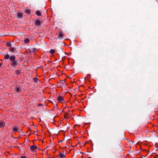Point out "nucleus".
<instances>
[{"mask_svg": "<svg viewBox=\"0 0 158 158\" xmlns=\"http://www.w3.org/2000/svg\"><path fill=\"white\" fill-rule=\"evenodd\" d=\"M4 58L5 60H9L10 64L12 67H15L18 64L19 60L16 58L15 55L10 56L9 54H4Z\"/></svg>", "mask_w": 158, "mask_h": 158, "instance_id": "f257e3e1", "label": "nucleus"}, {"mask_svg": "<svg viewBox=\"0 0 158 158\" xmlns=\"http://www.w3.org/2000/svg\"><path fill=\"white\" fill-rule=\"evenodd\" d=\"M57 100L60 102H64V99L63 97L62 96L60 95L57 98Z\"/></svg>", "mask_w": 158, "mask_h": 158, "instance_id": "f03ea898", "label": "nucleus"}, {"mask_svg": "<svg viewBox=\"0 0 158 158\" xmlns=\"http://www.w3.org/2000/svg\"><path fill=\"white\" fill-rule=\"evenodd\" d=\"M22 90V88L20 87H16L14 90L16 93H18L20 92Z\"/></svg>", "mask_w": 158, "mask_h": 158, "instance_id": "7ed1b4c3", "label": "nucleus"}, {"mask_svg": "<svg viewBox=\"0 0 158 158\" xmlns=\"http://www.w3.org/2000/svg\"><path fill=\"white\" fill-rule=\"evenodd\" d=\"M65 155L64 152H60L58 155V156L59 158H64L65 157Z\"/></svg>", "mask_w": 158, "mask_h": 158, "instance_id": "20e7f679", "label": "nucleus"}, {"mask_svg": "<svg viewBox=\"0 0 158 158\" xmlns=\"http://www.w3.org/2000/svg\"><path fill=\"white\" fill-rule=\"evenodd\" d=\"M57 38L60 39H62L63 38V35L62 32H59V35Z\"/></svg>", "mask_w": 158, "mask_h": 158, "instance_id": "39448f33", "label": "nucleus"}, {"mask_svg": "<svg viewBox=\"0 0 158 158\" xmlns=\"http://www.w3.org/2000/svg\"><path fill=\"white\" fill-rule=\"evenodd\" d=\"M37 148V147L35 145H33L30 147V149L32 152L35 151Z\"/></svg>", "mask_w": 158, "mask_h": 158, "instance_id": "423d86ee", "label": "nucleus"}, {"mask_svg": "<svg viewBox=\"0 0 158 158\" xmlns=\"http://www.w3.org/2000/svg\"><path fill=\"white\" fill-rule=\"evenodd\" d=\"M10 51L13 53L15 52L16 50V48L11 47L10 48Z\"/></svg>", "mask_w": 158, "mask_h": 158, "instance_id": "0eeeda50", "label": "nucleus"}, {"mask_svg": "<svg viewBox=\"0 0 158 158\" xmlns=\"http://www.w3.org/2000/svg\"><path fill=\"white\" fill-rule=\"evenodd\" d=\"M23 15L21 13H19L17 14V16L18 18H21L23 17Z\"/></svg>", "mask_w": 158, "mask_h": 158, "instance_id": "6e6552de", "label": "nucleus"}, {"mask_svg": "<svg viewBox=\"0 0 158 158\" xmlns=\"http://www.w3.org/2000/svg\"><path fill=\"white\" fill-rule=\"evenodd\" d=\"M36 14L38 16H40L41 15V13L40 11L37 10L36 11Z\"/></svg>", "mask_w": 158, "mask_h": 158, "instance_id": "1a4fd4ad", "label": "nucleus"}, {"mask_svg": "<svg viewBox=\"0 0 158 158\" xmlns=\"http://www.w3.org/2000/svg\"><path fill=\"white\" fill-rule=\"evenodd\" d=\"M41 23V21L39 20H37L35 22V24L37 25H39Z\"/></svg>", "mask_w": 158, "mask_h": 158, "instance_id": "9d476101", "label": "nucleus"}, {"mask_svg": "<svg viewBox=\"0 0 158 158\" xmlns=\"http://www.w3.org/2000/svg\"><path fill=\"white\" fill-rule=\"evenodd\" d=\"M5 124L3 122H1L0 123V128L4 127Z\"/></svg>", "mask_w": 158, "mask_h": 158, "instance_id": "9b49d317", "label": "nucleus"}, {"mask_svg": "<svg viewBox=\"0 0 158 158\" xmlns=\"http://www.w3.org/2000/svg\"><path fill=\"white\" fill-rule=\"evenodd\" d=\"M30 41V40L28 38H27L24 40V41L25 43H29Z\"/></svg>", "mask_w": 158, "mask_h": 158, "instance_id": "f8f14e48", "label": "nucleus"}, {"mask_svg": "<svg viewBox=\"0 0 158 158\" xmlns=\"http://www.w3.org/2000/svg\"><path fill=\"white\" fill-rule=\"evenodd\" d=\"M25 12L27 14H29L31 13V11L29 9H28L26 10Z\"/></svg>", "mask_w": 158, "mask_h": 158, "instance_id": "ddd939ff", "label": "nucleus"}, {"mask_svg": "<svg viewBox=\"0 0 158 158\" xmlns=\"http://www.w3.org/2000/svg\"><path fill=\"white\" fill-rule=\"evenodd\" d=\"M18 128L17 127H14L13 129V131H18Z\"/></svg>", "mask_w": 158, "mask_h": 158, "instance_id": "4468645a", "label": "nucleus"}, {"mask_svg": "<svg viewBox=\"0 0 158 158\" xmlns=\"http://www.w3.org/2000/svg\"><path fill=\"white\" fill-rule=\"evenodd\" d=\"M6 46H7L8 47H11L12 45H11V44L9 42H8L6 44Z\"/></svg>", "mask_w": 158, "mask_h": 158, "instance_id": "2eb2a0df", "label": "nucleus"}, {"mask_svg": "<svg viewBox=\"0 0 158 158\" xmlns=\"http://www.w3.org/2000/svg\"><path fill=\"white\" fill-rule=\"evenodd\" d=\"M33 81L34 82H36L38 81V79L37 77H34L33 78Z\"/></svg>", "mask_w": 158, "mask_h": 158, "instance_id": "dca6fc26", "label": "nucleus"}, {"mask_svg": "<svg viewBox=\"0 0 158 158\" xmlns=\"http://www.w3.org/2000/svg\"><path fill=\"white\" fill-rule=\"evenodd\" d=\"M15 73L19 75L20 73V71L19 70H18L16 71Z\"/></svg>", "mask_w": 158, "mask_h": 158, "instance_id": "f3484780", "label": "nucleus"}, {"mask_svg": "<svg viewBox=\"0 0 158 158\" xmlns=\"http://www.w3.org/2000/svg\"><path fill=\"white\" fill-rule=\"evenodd\" d=\"M50 52L53 54V53H54L55 52V51L54 49H51L50 51Z\"/></svg>", "mask_w": 158, "mask_h": 158, "instance_id": "a211bd4d", "label": "nucleus"}, {"mask_svg": "<svg viewBox=\"0 0 158 158\" xmlns=\"http://www.w3.org/2000/svg\"><path fill=\"white\" fill-rule=\"evenodd\" d=\"M65 80H61L60 81V82L62 83L63 84H64L65 83Z\"/></svg>", "mask_w": 158, "mask_h": 158, "instance_id": "6ab92c4d", "label": "nucleus"}, {"mask_svg": "<svg viewBox=\"0 0 158 158\" xmlns=\"http://www.w3.org/2000/svg\"><path fill=\"white\" fill-rule=\"evenodd\" d=\"M36 48H33V52H35V51H36Z\"/></svg>", "mask_w": 158, "mask_h": 158, "instance_id": "aec40b11", "label": "nucleus"}, {"mask_svg": "<svg viewBox=\"0 0 158 158\" xmlns=\"http://www.w3.org/2000/svg\"><path fill=\"white\" fill-rule=\"evenodd\" d=\"M21 158H26V157L25 156H22Z\"/></svg>", "mask_w": 158, "mask_h": 158, "instance_id": "412c9836", "label": "nucleus"}, {"mask_svg": "<svg viewBox=\"0 0 158 158\" xmlns=\"http://www.w3.org/2000/svg\"><path fill=\"white\" fill-rule=\"evenodd\" d=\"M88 158H92L91 157H89Z\"/></svg>", "mask_w": 158, "mask_h": 158, "instance_id": "4be33fe9", "label": "nucleus"}, {"mask_svg": "<svg viewBox=\"0 0 158 158\" xmlns=\"http://www.w3.org/2000/svg\"><path fill=\"white\" fill-rule=\"evenodd\" d=\"M88 76H90V75L89 74V75H88Z\"/></svg>", "mask_w": 158, "mask_h": 158, "instance_id": "5701e85b", "label": "nucleus"}]
</instances>
